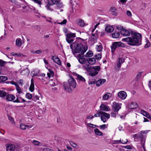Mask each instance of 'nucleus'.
<instances>
[{
	"instance_id": "obj_1",
	"label": "nucleus",
	"mask_w": 151,
	"mask_h": 151,
	"mask_svg": "<svg viewBox=\"0 0 151 151\" xmlns=\"http://www.w3.org/2000/svg\"><path fill=\"white\" fill-rule=\"evenodd\" d=\"M126 38H123L122 41L126 42L127 44L131 46H135L140 45L141 43V35L138 33L134 32L131 35Z\"/></svg>"
},
{
	"instance_id": "obj_2",
	"label": "nucleus",
	"mask_w": 151,
	"mask_h": 151,
	"mask_svg": "<svg viewBox=\"0 0 151 151\" xmlns=\"http://www.w3.org/2000/svg\"><path fill=\"white\" fill-rule=\"evenodd\" d=\"M70 47L71 49L74 50L73 53L75 56L78 53L83 55L88 48L87 46H83L81 44L75 42L70 45Z\"/></svg>"
},
{
	"instance_id": "obj_3",
	"label": "nucleus",
	"mask_w": 151,
	"mask_h": 151,
	"mask_svg": "<svg viewBox=\"0 0 151 151\" xmlns=\"http://www.w3.org/2000/svg\"><path fill=\"white\" fill-rule=\"evenodd\" d=\"M76 83L73 78L71 76L68 82L63 83V86L65 90L67 92L71 93L72 91V88L74 89L76 86Z\"/></svg>"
},
{
	"instance_id": "obj_4",
	"label": "nucleus",
	"mask_w": 151,
	"mask_h": 151,
	"mask_svg": "<svg viewBox=\"0 0 151 151\" xmlns=\"http://www.w3.org/2000/svg\"><path fill=\"white\" fill-rule=\"evenodd\" d=\"M150 131V130L142 131L138 134V136L141 139L142 143L143 146L145 142V139L147 137L146 134Z\"/></svg>"
},
{
	"instance_id": "obj_5",
	"label": "nucleus",
	"mask_w": 151,
	"mask_h": 151,
	"mask_svg": "<svg viewBox=\"0 0 151 151\" xmlns=\"http://www.w3.org/2000/svg\"><path fill=\"white\" fill-rule=\"evenodd\" d=\"M100 70V67L99 66H93L92 68L89 71V74L91 76H94L97 75L98 73V71Z\"/></svg>"
},
{
	"instance_id": "obj_6",
	"label": "nucleus",
	"mask_w": 151,
	"mask_h": 151,
	"mask_svg": "<svg viewBox=\"0 0 151 151\" xmlns=\"http://www.w3.org/2000/svg\"><path fill=\"white\" fill-rule=\"evenodd\" d=\"M124 44L120 42H114L111 46V52L113 53L116 49L119 47H123Z\"/></svg>"
},
{
	"instance_id": "obj_7",
	"label": "nucleus",
	"mask_w": 151,
	"mask_h": 151,
	"mask_svg": "<svg viewBox=\"0 0 151 151\" xmlns=\"http://www.w3.org/2000/svg\"><path fill=\"white\" fill-rule=\"evenodd\" d=\"M66 36V41L69 43L73 42L74 40L73 38L76 37V33L71 32L67 34Z\"/></svg>"
},
{
	"instance_id": "obj_8",
	"label": "nucleus",
	"mask_w": 151,
	"mask_h": 151,
	"mask_svg": "<svg viewBox=\"0 0 151 151\" xmlns=\"http://www.w3.org/2000/svg\"><path fill=\"white\" fill-rule=\"evenodd\" d=\"M83 55L78 54L77 55H75V56L78 60L79 62L81 64H84L86 62V58H84Z\"/></svg>"
},
{
	"instance_id": "obj_9",
	"label": "nucleus",
	"mask_w": 151,
	"mask_h": 151,
	"mask_svg": "<svg viewBox=\"0 0 151 151\" xmlns=\"http://www.w3.org/2000/svg\"><path fill=\"white\" fill-rule=\"evenodd\" d=\"M120 33L123 36H128L130 35V34L131 35L134 32L131 30H128L125 29L124 28L120 31Z\"/></svg>"
},
{
	"instance_id": "obj_10",
	"label": "nucleus",
	"mask_w": 151,
	"mask_h": 151,
	"mask_svg": "<svg viewBox=\"0 0 151 151\" xmlns=\"http://www.w3.org/2000/svg\"><path fill=\"white\" fill-rule=\"evenodd\" d=\"M121 104L117 103L115 102L113 103L112 107L115 111L118 112L119 110L121 108Z\"/></svg>"
},
{
	"instance_id": "obj_11",
	"label": "nucleus",
	"mask_w": 151,
	"mask_h": 151,
	"mask_svg": "<svg viewBox=\"0 0 151 151\" xmlns=\"http://www.w3.org/2000/svg\"><path fill=\"white\" fill-rule=\"evenodd\" d=\"M118 96L121 99L124 100L126 98L127 95L125 91H121L118 93Z\"/></svg>"
},
{
	"instance_id": "obj_12",
	"label": "nucleus",
	"mask_w": 151,
	"mask_h": 151,
	"mask_svg": "<svg viewBox=\"0 0 151 151\" xmlns=\"http://www.w3.org/2000/svg\"><path fill=\"white\" fill-rule=\"evenodd\" d=\"M100 109L99 110V111H108L110 110V107L104 104H102L100 106Z\"/></svg>"
},
{
	"instance_id": "obj_13",
	"label": "nucleus",
	"mask_w": 151,
	"mask_h": 151,
	"mask_svg": "<svg viewBox=\"0 0 151 151\" xmlns=\"http://www.w3.org/2000/svg\"><path fill=\"white\" fill-rule=\"evenodd\" d=\"M124 61V59L122 58H118L117 63V67L119 69L122 64L123 63Z\"/></svg>"
},
{
	"instance_id": "obj_14",
	"label": "nucleus",
	"mask_w": 151,
	"mask_h": 151,
	"mask_svg": "<svg viewBox=\"0 0 151 151\" xmlns=\"http://www.w3.org/2000/svg\"><path fill=\"white\" fill-rule=\"evenodd\" d=\"M98 34H93L92 33V35L90 37L89 39L91 41L95 43L96 41L98 38Z\"/></svg>"
},
{
	"instance_id": "obj_15",
	"label": "nucleus",
	"mask_w": 151,
	"mask_h": 151,
	"mask_svg": "<svg viewBox=\"0 0 151 151\" xmlns=\"http://www.w3.org/2000/svg\"><path fill=\"white\" fill-rule=\"evenodd\" d=\"M106 82V80L104 79H101L98 80L96 82V85L99 86Z\"/></svg>"
},
{
	"instance_id": "obj_16",
	"label": "nucleus",
	"mask_w": 151,
	"mask_h": 151,
	"mask_svg": "<svg viewBox=\"0 0 151 151\" xmlns=\"http://www.w3.org/2000/svg\"><path fill=\"white\" fill-rule=\"evenodd\" d=\"M52 59L54 61L58 64V65H61V62L57 56H52Z\"/></svg>"
},
{
	"instance_id": "obj_17",
	"label": "nucleus",
	"mask_w": 151,
	"mask_h": 151,
	"mask_svg": "<svg viewBox=\"0 0 151 151\" xmlns=\"http://www.w3.org/2000/svg\"><path fill=\"white\" fill-rule=\"evenodd\" d=\"M138 104L135 102H132L129 104V107L131 109H134L138 107Z\"/></svg>"
},
{
	"instance_id": "obj_18",
	"label": "nucleus",
	"mask_w": 151,
	"mask_h": 151,
	"mask_svg": "<svg viewBox=\"0 0 151 151\" xmlns=\"http://www.w3.org/2000/svg\"><path fill=\"white\" fill-rule=\"evenodd\" d=\"M47 3L50 5H54L60 1V0H47Z\"/></svg>"
},
{
	"instance_id": "obj_19",
	"label": "nucleus",
	"mask_w": 151,
	"mask_h": 151,
	"mask_svg": "<svg viewBox=\"0 0 151 151\" xmlns=\"http://www.w3.org/2000/svg\"><path fill=\"white\" fill-rule=\"evenodd\" d=\"M15 147L12 144H8L6 146V151H14Z\"/></svg>"
},
{
	"instance_id": "obj_20",
	"label": "nucleus",
	"mask_w": 151,
	"mask_h": 151,
	"mask_svg": "<svg viewBox=\"0 0 151 151\" xmlns=\"http://www.w3.org/2000/svg\"><path fill=\"white\" fill-rule=\"evenodd\" d=\"M75 76L78 80L83 82H85V79L81 76L77 74H76Z\"/></svg>"
},
{
	"instance_id": "obj_21",
	"label": "nucleus",
	"mask_w": 151,
	"mask_h": 151,
	"mask_svg": "<svg viewBox=\"0 0 151 151\" xmlns=\"http://www.w3.org/2000/svg\"><path fill=\"white\" fill-rule=\"evenodd\" d=\"M6 99L9 101H12L15 99V96L12 94H9L6 96Z\"/></svg>"
},
{
	"instance_id": "obj_22",
	"label": "nucleus",
	"mask_w": 151,
	"mask_h": 151,
	"mask_svg": "<svg viewBox=\"0 0 151 151\" xmlns=\"http://www.w3.org/2000/svg\"><path fill=\"white\" fill-rule=\"evenodd\" d=\"M99 113L101 115H102V116H104V117H105L108 119L110 118V115L109 114L106 113L101 111H99Z\"/></svg>"
},
{
	"instance_id": "obj_23",
	"label": "nucleus",
	"mask_w": 151,
	"mask_h": 151,
	"mask_svg": "<svg viewBox=\"0 0 151 151\" xmlns=\"http://www.w3.org/2000/svg\"><path fill=\"white\" fill-rule=\"evenodd\" d=\"M112 94L109 93H107L102 97V99L104 100H106L108 99L109 97L111 96Z\"/></svg>"
},
{
	"instance_id": "obj_24",
	"label": "nucleus",
	"mask_w": 151,
	"mask_h": 151,
	"mask_svg": "<svg viewBox=\"0 0 151 151\" xmlns=\"http://www.w3.org/2000/svg\"><path fill=\"white\" fill-rule=\"evenodd\" d=\"M87 61L89 64L92 65L95 64L96 62V59L94 58H88Z\"/></svg>"
},
{
	"instance_id": "obj_25",
	"label": "nucleus",
	"mask_w": 151,
	"mask_h": 151,
	"mask_svg": "<svg viewBox=\"0 0 151 151\" xmlns=\"http://www.w3.org/2000/svg\"><path fill=\"white\" fill-rule=\"evenodd\" d=\"M114 30V28L111 26H107L105 28V30L107 32H111Z\"/></svg>"
},
{
	"instance_id": "obj_26",
	"label": "nucleus",
	"mask_w": 151,
	"mask_h": 151,
	"mask_svg": "<svg viewBox=\"0 0 151 151\" xmlns=\"http://www.w3.org/2000/svg\"><path fill=\"white\" fill-rule=\"evenodd\" d=\"M26 101L24 99L20 97L17 98L15 100L13 101V102L14 103H23Z\"/></svg>"
},
{
	"instance_id": "obj_27",
	"label": "nucleus",
	"mask_w": 151,
	"mask_h": 151,
	"mask_svg": "<svg viewBox=\"0 0 151 151\" xmlns=\"http://www.w3.org/2000/svg\"><path fill=\"white\" fill-rule=\"evenodd\" d=\"M96 49L98 52H101L102 50L103 46L102 44L101 43H98V44L96 45Z\"/></svg>"
},
{
	"instance_id": "obj_28",
	"label": "nucleus",
	"mask_w": 151,
	"mask_h": 151,
	"mask_svg": "<svg viewBox=\"0 0 151 151\" xmlns=\"http://www.w3.org/2000/svg\"><path fill=\"white\" fill-rule=\"evenodd\" d=\"M94 131L95 134L98 136H101L103 134L102 132L100 131L98 129H95L94 130Z\"/></svg>"
},
{
	"instance_id": "obj_29",
	"label": "nucleus",
	"mask_w": 151,
	"mask_h": 151,
	"mask_svg": "<svg viewBox=\"0 0 151 151\" xmlns=\"http://www.w3.org/2000/svg\"><path fill=\"white\" fill-rule=\"evenodd\" d=\"M31 84L29 88V90L31 92H33L34 89V80L32 78L31 81Z\"/></svg>"
},
{
	"instance_id": "obj_30",
	"label": "nucleus",
	"mask_w": 151,
	"mask_h": 151,
	"mask_svg": "<svg viewBox=\"0 0 151 151\" xmlns=\"http://www.w3.org/2000/svg\"><path fill=\"white\" fill-rule=\"evenodd\" d=\"M22 44V40L20 38H17L16 40V44L18 46L20 47Z\"/></svg>"
},
{
	"instance_id": "obj_31",
	"label": "nucleus",
	"mask_w": 151,
	"mask_h": 151,
	"mask_svg": "<svg viewBox=\"0 0 151 151\" xmlns=\"http://www.w3.org/2000/svg\"><path fill=\"white\" fill-rule=\"evenodd\" d=\"M48 72L47 73L48 77L50 78L54 76V72L50 69H48Z\"/></svg>"
},
{
	"instance_id": "obj_32",
	"label": "nucleus",
	"mask_w": 151,
	"mask_h": 151,
	"mask_svg": "<svg viewBox=\"0 0 151 151\" xmlns=\"http://www.w3.org/2000/svg\"><path fill=\"white\" fill-rule=\"evenodd\" d=\"M93 55L92 52L91 50L88 51L86 54L85 56L86 58L91 57Z\"/></svg>"
},
{
	"instance_id": "obj_33",
	"label": "nucleus",
	"mask_w": 151,
	"mask_h": 151,
	"mask_svg": "<svg viewBox=\"0 0 151 151\" xmlns=\"http://www.w3.org/2000/svg\"><path fill=\"white\" fill-rule=\"evenodd\" d=\"M120 35L119 32H115L112 34V36L114 38H117L119 37Z\"/></svg>"
},
{
	"instance_id": "obj_34",
	"label": "nucleus",
	"mask_w": 151,
	"mask_h": 151,
	"mask_svg": "<svg viewBox=\"0 0 151 151\" xmlns=\"http://www.w3.org/2000/svg\"><path fill=\"white\" fill-rule=\"evenodd\" d=\"M83 67L84 69L88 72L90 71L91 68V67L88 64L85 65Z\"/></svg>"
},
{
	"instance_id": "obj_35",
	"label": "nucleus",
	"mask_w": 151,
	"mask_h": 151,
	"mask_svg": "<svg viewBox=\"0 0 151 151\" xmlns=\"http://www.w3.org/2000/svg\"><path fill=\"white\" fill-rule=\"evenodd\" d=\"M78 24L81 27H83L85 26V23L83 20L80 19L78 22Z\"/></svg>"
},
{
	"instance_id": "obj_36",
	"label": "nucleus",
	"mask_w": 151,
	"mask_h": 151,
	"mask_svg": "<svg viewBox=\"0 0 151 151\" xmlns=\"http://www.w3.org/2000/svg\"><path fill=\"white\" fill-rule=\"evenodd\" d=\"M53 5H50L49 4H48V5L46 6V7L47 10H49L51 11H52L54 10V9L52 7Z\"/></svg>"
},
{
	"instance_id": "obj_37",
	"label": "nucleus",
	"mask_w": 151,
	"mask_h": 151,
	"mask_svg": "<svg viewBox=\"0 0 151 151\" xmlns=\"http://www.w3.org/2000/svg\"><path fill=\"white\" fill-rule=\"evenodd\" d=\"M27 128V125L24 123H21L20 125V128L23 130H25Z\"/></svg>"
},
{
	"instance_id": "obj_38",
	"label": "nucleus",
	"mask_w": 151,
	"mask_h": 151,
	"mask_svg": "<svg viewBox=\"0 0 151 151\" xmlns=\"http://www.w3.org/2000/svg\"><path fill=\"white\" fill-rule=\"evenodd\" d=\"M12 55L13 56H16L19 57H22L24 56V55L22 54L18 53H15L13 52L11 53Z\"/></svg>"
},
{
	"instance_id": "obj_39",
	"label": "nucleus",
	"mask_w": 151,
	"mask_h": 151,
	"mask_svg": "<svg viewBox=\"0 0 151 151\" xmlns=\"http://www.w3.org/2000/svg\"><path fill=\"white\" fill-rule=\"evenodd\" d=\"M16 88V90L18 93L20 94L22 93V90L20 88L19 85H17Z\"/></svg>"
},
{
	"instance_id": "obj_40",
	"label": "nucleus",
	"mask_w": 151,
	"mask_h": 151,
	"mask_svg": "<svg viewBox=\"0 0 151 151\" xmlns=\"http://www.w3.org/2000/svg\"><path fill=\"white\" fill-rule=\"evenodd\" d=\"M7 80V78L4 76H0V82H3Z\"/></svg>"
},
{
	"instance_id": "obj_41",
	"label": "nucleus",
	"mask_w": 151,
	"mask_h": 151,
	"mask_svg": "<svg viewBox=\"0 0 151 151\" xmlns=\"http://www.w3.org/2000/svg\"><path fill=\"white\" fill-rule=\"evenodd\" d=\"M6 93L3 91H0V96L3 97L6 96Z\"/></svg>"
},
{
	"instance_id": "obj_42",
	"label": "nucleus",
	"mask_w": 151,
	"mask_h": 151,
	"mask_svg": "<svg viewBox=\"0 0 151 151\" xmlns=\"http://www.w3.org/2000/svg\"><path fill=\"white\" fill-rule=\"evenodd\" d=\"M32 97V95L29 93H27L25 95V97L28 99H31Z\"/></svg>"
},
{
	"instance_id": "obj_43",
	"label": "nucleus",
	"mask_w": 151,
	"mask_h": 151,
	"mask_svg": "<svg viewBox=\"0 0 151 151\" xmlns=\"http://www.w3.org/2000/svg\"><path fill=\"white\" fill-rule=\"evenodd\" d=\"M108 125L104 124L102 125H100L99 127L101 129L104 130L105 129L107 128Z\"/></svg>"
},
{
	"instance_id": "obj_44",
	"label": "nucleus",
	"mask_w": 151,
	"mask_h": 151,
	"mask_svg": "<svg viewBox=\"0 0 151 151\" xmlns=\"http://www.w3.org/2000/svg\"><path fill=\"white\" fill-rule=\"evenodd\" d=\"M55 4L57 5V7L59 8H61L63 6V5L62 3L60 2L58 3L57 4Z\"/></svg>"
},
{
	"instance_id": "obj_45",
	"label": "nucleus",
	"mask_w": 151,
	"mask_h": 151,
	"mask_svg": "<svg viewBox=\"0 0 151 151\" xmlns=\"http://www.w3.org/2000/svg\"><path fill=\"white\" fill-rule=\"evenodd\" d=\"M32 1L39 5H41L42 4V0H32Z\"/></svg>"
},
{
	"instance_id": "obj_46",
	"label": "nucleus",
	"mask_w": 151,
	"mask_h": 151,
	"mask_svg": "<svg viewBox=\"0 0 151 151\" xmlns=\"http://www.w3.org/2000/svg\"><path fill=\"white\" fill-rule=\"evenodd\" d=\"M69 142L70 145L72 147H73L74 148H77L78 146L76 144L74 143L72 141H70Z\"/></svg>"
},
{
	"instance_id": "obj_47",
	"label": "nucleus",
	"mask_w": 151,
	"mask_h": 151,
	"mask_svg": "<svg viewBox=\"0 0 151 151\" xmlns=\"http://www.w3.org/2000/svg\"><path fill=\"white\" fill-rule=\"evenodd\" d=\"M116 10L114 8H112L111 9V12L112 13V14L116 16L117 15V13L114 10Z\"/></svg>"
},
{
	"instance_id": "obj_48",
	"label": "nucleus",
	"mask_w": 151,
	"mask_h": 151,
	"mask_svg": "<svg viewBox=\"0 0 151 151\" xmlns=\"http://www.w3.org/2000/svg\"><path fill=\"white\" fill-rule=\"evenodd\" d=\"M7 63V62H5L2 60H0V66H4Z\"/></svg>"
},
{
	"instance_id": "obj_49",
	"label": "nucleus",
	"mask_w": 151,
	"mask_h": 151,
	"mask_svg": "<svg viewBox=\"0 0 151 151\" xmlns=\"http://www.w3.org/2000/svg\"><path fill=\"white\" fill-rule=\"evenodd\" d=\"M141 114H143L144 116L146 117L147 116L149 115L144 110H142L141 111Z\"/></svg>"
},
{
	"instance_id": "obj_50",
	"label": "nucleus",
	"mask_w": 151,
	"mask_h": 151,
	"mask_svg": "<svg viewBox=\"0 0 151 151\" xmlns=\"http://www.w3.org/2000/svg\"><path fill=\"white\" fill-rule=\"evenodd\" d=\"M77 0H70V3L72 5H75L77 4Z\"/></svg>"
},
{
	"instance_id": "obj_51",
	"label": "nucleus",
	"mask_w": 151,
	"mask_h": 151,
	"mask_svg": "<svg viewBox=\"0 0 151 151\" xmlns=\"http://www.w3.org/2000/svg\"><path fill=\"white\" fill-rule=\"evenodd\" d=\"M95 58L97 60H100L101 57V56L100 53H98L95 55Z\"/></svg>"
},
{
	"instance_id": "obj_52",
	"label": "nucleus",
	"mask_w": 151,
	"mask_h": 151,
	"mask_svg": "<svg viewBox=\"0 0 151 151\" xmlns=\"http://www.w3.org/2000/svg\"><path fill=\"white\" fill-rule=\"evenodd\" d=\"M118 114V113L116 112H111V115L112 117H116V116Z\"/></svg>"
},
{
	"instance_id": "obj_53",
	"label": "nucleus",
	"mask_w": 151,
	"mask_h": 151,
	"mask_svg": "<svg viewBox=\"0 0 151 151\" xmlns=\"http://www.w3.org/2000/svg\"><path fill=\"white\" fill-rule=\"evenodd\" d=\"M116 28L117 29L119 30H120L121 31L123 30L124 28L122 26L120 25H118L116 26Z\"/></svg>"
},
{
	"instance_id": "obj_54",
	"label": "nucleus",
	"mask_w": 151,
	"mask_h": 151,
	"mask_svg": "<svg viewBox=\"0 0 151 151\" xmlns=\"http://www.w3.org/2000/svg\"><path fill=\"white\" fill-rule=\"evenodd\" d=\"M87 125L88 127L92 128H95L97 126L96 125L91 123H88Z\"/></svg>"
},
{
	"instance_id": "obj_55",
	"label": "nucleus",
	"mask_w": 151,
	"mask_h": 151,
	"mask_svg": "<svg viewBox=\"0 0 151 151\" xmlns=\"http://www.w3.org/2000/svg\"><path fill=\"white\" fill-rule=\"evenodd\" d=\"M39 97L38 96L35 95L34 96L32 100L35 101H36L37 100H39Z\"/></svg>"
},
{
	"instance_id": "obj_56",
	"label": "nucleus",
	"mask_w": 151,
	"mask_h": 151,
	"mask_svg": "<svg viewBox=\"0 0 151 151\" xmlns=\"http://www.w3.org/2000/svg\"><path fill=\"white\" fill-rule=\"evenodd\" d=\"M32 142L34 145H38L40 144V142L39 141L35 140H33Z\"/></svg>"
},
{
	"instance_id": "obj_57",
	"label": "nucleus",
	"mask_w": 151,
	"mask_h": 151,
	"mask_svg": "<svg viewBox=\"0 0 151 151\" xmlns=\"http://www.w3.org/2000/svg\"><path fill=\"white\" fill-rule=\"evenodd\" d=\"M128 140L127 139H124L121 140V143L123 144H125L128 142Z\"/></svg>"
},
{
	"instance_id": "obj_58",
	"label": "nucleus",
	"mask_w": 151,
	"mask_h": 151,
	"mask_svg": "<svg viewBox=\"0 0 151 151\" xmlns=\"http://www.w3.org/2000/svg\"><path fill=\"white\" fill-rule=\"evenodd\" d=\"M19 84L21 85V86H22L23 83V81L22 79L19 80L17 82Z\"/></svg>"
},
{
	"instance_id": "obj_59",
	"label": "nucleus",
	"mask_w": 151,
	"mask_h": 151,
	"mask_svg": "<svg viewBox=\"0 0 151 151\" xmlns=\"http://www.w3.org/2000/svg\"><path fill=\"white\" fill-rule=\"evenodd\" d=\"M9 119L12 123L15 124L13 118L11 117H9Z\"/></svg>"
},
{
	"instance_id": "obj_60",
	"label": "nucleus",
	"mask_w": 151,
	"mask_h": 151,
	"mask_svg": "<svg viewBox=\"0 0 151 151\" xmlns=\"http://www.w3.org/2000/svg\"><path fill=\"white\" fill-rule=\"evenodd\" d=\"M67 22V20L66 19H64L63 21L60 23H58V24H65Z\"/></svg>"
},
{
	"instance_id": "obj_61",
	"label": "nucleus",
	"mask_w": 151,
	"mask_h": 151,
	"mask_svg": "<svg viewBox=\"0 0 151 151\" xmlns=\"http://www.w3.org/2000/svg\"><path fill=\"white\" fill-rule=\"evenodd\" d=\"M42 53V51L40 50H36L33 53H35L37 54H40Z\"/></svg>"
},
{
	"instance_id": "obj_62",
	"label": "nucleus",
	"mask_w": 151,
	"mask_h": 151,
	"mask_svg": "<svg viewBox=\"0 0 151 151\" xmlns=\"http://www.w3.org/2000/svg\"><path fill=\"white\" fill-rule=\"evenodd\" d=\"M126 14L129 17H131L132 16V14L131 12L129 11H127L126 12Z\"/></svg>"
},
{
	"instance_id": "obj_63",
	"label": "nucleus",
	"mask_w": 151,
	"mask_h": 151,
	"mask_svg": "<svg viewBox=\"0 0 151 151\" xmlns=\"http://www.w3.org/2000/svg\"><path fill=\"white\" fill-rule=\"evenodd\" d=\"M101 121H103V122H105L106 121V118H105L104 116H101Z\"/></svg>"
},
{
	"instance_id": "obj_64",
	"label": "nucleus",
	"mask_w": 151,
	"mask_h": 151,
	"mask_svg": "<svg viewBox=\"0 0 151 151\" xmlns=\"http://www.w3.org/2000/svg\"><path fill=\"white\" fill-rule=\"evenodd\" d=\"M43 151H53L49 148H46L43 149Z\"/></svg>"
}]
</instances>
